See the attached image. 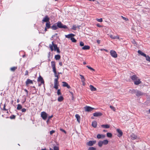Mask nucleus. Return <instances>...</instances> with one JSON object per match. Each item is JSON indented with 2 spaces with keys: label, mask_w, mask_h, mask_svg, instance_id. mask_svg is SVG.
<instances>
[{
  "label": "nucleus",
  "mask_w": 150,
  "mask_h": 150,
  "mask_svg": "<svg viewBox=\"0 0 150 150\" xmlns=\"http://www.w3.org/2000/svg\"><path fill=\"white\" fill-rule=\"evenodd\" d=\"M57 25L58 28H59L67 29V27L65 25H63L61 22L59 21L56 23Z\"/></svg>",
  "instance_id": "f257e3e1"
},
{
  "label": "nucleus",
  "mask_w": 150,
  "mask_h": 150,
  "mask_svg": "<svg viewBox=\"0 0 150 150\" xmlns=\"http://www.w3.org/2000/svg\"><path fill=\"white\" fill-rule=\"evenodd\" d=\"M52 45L50 44L49 45L50 47L51 50V51H53L54 50L53 47H54V51H56V49H57L58 47H57V45L55 44L54 43L53 41L52 42Z\"/></svg>",
  "instance_id": "f03ea898"
},
{
  "label": "nucleus",
  "mask_w": 150,
  "mask_h": 150,
  "mask_svg": "<svg viewBox=\"0 0 150 150\" xmlns=\"http://www.w3.org/2000/svg\"><path fill=\"white\" fill-rule=\"evenodd\" d=\"M41 117L44 120H46L48 116L47 114L45 112H41Z\"/></svg>",
  "instance_id": "7ed1b4c3"
},
{
  "label": "nucleus",
  "mask_w": 150,
  "mask_h": 150,
  "mask_svg": "<svg viewBox=\"0 0 150 150\" xmlns=\"http://www.w3.org/2000/svg\"><path fill=\"white\" fill-rule=\"evenodd\" d=\"M110 54L114 58H116L117 57V55L116 52L113 50H111L110 51Z\"/></svg>",
  "instance_id": "20e7f679"
},
{
  "label": "nucleus",
  "mask_w": 150,
  "mask_h": 150,
  "mask_svg": "<svg viewBox=\"0 0 150 150\" xmlns=\"http://www.w3.org/2000/svg\"><path fill=\"white\" fill-rule=\"evenodd\" d=\"M51 66L53 69V71L54 72L56 71V69L55 67V63L54 61L51 62Z\"/></svg>",
  "instance_id": "39448f33"
},
{
  "label": "nucleus",
  "mask_w": 150,
  "mask_h": 150,
  "mask_svg": "<svg viewBox=\"0 0 150 150\" xmlns=\"http://www.w3.org/2000/svg\"><path fill=\"white\" fill-rule=\"evenodd\" d=\"M84 108L85 110L87 112H90L94 109V108L89 106H86Z\"/></svg>",
  "instance_id": "423d86ee"
},
{
  "label": "nucleus",
  "mask_w": 150,
  "mask_h": 150,
  "mask_svg": "<svg viewBox=\"0 0 150 150\" xmlns=\"http://www.w3.org/2000/svg\"><path fill=\"white\" fill-rule=\"evenodd\" d=\"M145 94V93L137 90L136 92V95L137 96L139 97L140 96H143Z\"/></svg>",
  "instance_id": "0eeeda50"
},
{
  "label": "nucleus",
  "mask_w": 150,
  "mask_h": 150,
  "mask_svg": "<svg viewBox=\"0 0 150 150\" xmlns=\"http://www.w3.org/2000/svg\"><path fill=\"white\" fill-rule=\"evenodd\" d=\"M57 79H54V88L56 89L58 88V82Z\"/></svg>",
  "instance_id": "6e6552de"
},
{
  "label": "nucleus",
  "mask_w": 150,
  "mask_h": 150,
  "mask_svg": "<svg viewBox=\"0 0 150 150\" xmlns=\"http://www.w3.org/2000/svg\"><path fill=\"white\" fill-rule=\"evenodd\" d=\"M110 36L111 38L113 39H117L119 40H121L122 39V38H119L118 35H117L116 36H114L112 35H110Z\"/></svg>",
  "instance_id": "1a4fd4ad"
},
{
  "label": "nucleus",
  "mask_w": 150,
  "mask_h": 150,
  "mask_svg": "<svg viewBox=\"0 0 150 150\" xmlns=\"http://www.w3.org/2000/svg\"><path fill=\"white\" fill-rule=\"evenodd\" d=\"M117 131L118 133L117 135L118 137H120L122 135L123 132L121 129H117Z\"/></svg>",
  "instance_id": "9d476101"
},
{
  "label": "nucleus",
  "mask_w": 150,
  "mask_h": 150,
  "mask_svg": "<svg viewBox=\"0 0 150 150\" xmlns=\"http://www.w3.org/2000/svg\"><path fill=\"white\" fill-rule=\"evenodd\" d=\"M50 18L48 17L47 15L44 18H43L42 20V21L44 22H46V23L50 22Z\"/></svg>",
  "instance_id": "9b49d317"
},
{
  "label": "nucleus",
  "mask_w": 150,
  "mask_h": 150,
  "mask_svg": "<svg viewBox=\"0 0 150 150\" xmlns=\"http://www.w3.org/2000/svg\"><path fill=\"white\" fill-rule=\"evenodd\" d=\"M105 136L104 134H98L97 135V138L98 139H103L105 138Z\"/></svg>",
  "instance_id": "f8f14e48"
},
{
  "label": "nucleus",
  "mask_w": 150,
  "mask_h": 150,
  "mask_svg": "<svg viewBox=\"0 0 150 150\" xmlns=\"http://www.w3.org/2000/svg\"><path fill=\"white\" fill-rule=\"evenodd\" d=\"M96 143V141H90L88 142L87 145L89 146H92Z\"/></svg>",
  "instance_id": "ddd939ff"
},
{
  "label": "nucleus",
  "mask_w": 150,
  "mask_h": 150,
  "mask_svg": "<svg viewBox=\"0 0 150 150\" xmlns=\"http://www.w3.org/2000/svg\"><path fill=\"white\" fill-rule=\"evenodd\" d=\"M38 81L40 82L42 84H44V81L43 78L40 76L38 77Z\"/></svg>",
  "instance_id": "4468645a"
},
{
  "label": "nucleus",
  "mask_w": 150,
  "mask_h": 150,
  "mask_svg": "<svg viewBox=\"0 0 150 150\" xmlns=\"http://www.w3.org/2000/svg\"><path fill=\"white\" fill-rule=\"evenodd\" d=\"M62 83H63L62 86L63 87H66L68 89L70 88V86L66 82L63 81Z\"/></svg>",
  "instance_id": "2eb2a0df"
},
{
  "label": "nucleus",
  "mask_w": 150,
  "mask_h": 150,
  "mask_svg": "<svg viewBox=\"0 0 150 150\" xmlns=\"http://www.w3.org/2000/svg\"><path fill=\"white\" fill-rule=\"evenodd\" d=\"M33 83L32 81L29 79H28L25 82V84L27 86L30 84H33Z\"/></svg>",
  "instance_id": "dca6fc26"
},
{
  "label": "nucleus",
  "mask_w": 150,
  "mask_h": 150,
  "mask_svg": "<svg viewBox=\"0 0 150 150\" xmlns=\"http://www.w3.org/2000/svg\"><path fill=\"white\" fill-rule=\"evenodd\" d=\"M102 114L100 112H97L93 113V115L95 117H98L102 115Z\"/></svg>",
  "instance_id": "f3484780"
},
{
  "label": "nucleus",
  "mask_w": 150,
  "mask_h": 150,
  "mask_svg": "<svg viewBox=\"0 0 150 150\" xmlns=\"http://www.w3.org/2000/svg\"><path fill=\"white\" fill-rule=\"evenodd\" d=\"M75 35L74 34L71 33L67 35H65V37L66 38H71L73 37Z\"/></svg>",
  "instance_id": "a211bd4d"
},
{
  "label": "nucleus",
  "mask_w": 150,
  "mask_h": 150,
  "mask_svg": "<svg viewBox=\"0 0 150 150\" xmlns=\"http://www.w3.org/2000/svg\"><path fill=\"white\" fill-rule=\"evenodd\" d=\"M134 83L135 85H138L141 83V81L139 79H138L137 80L134 81Z\"/></svg>",
  "instance_id": "6ab92c4d"
},
{
  "label": "nucleus",
  "mask_w": 150,
  "mask_h": 150,
  "mask_svg": "<svg viewBox=\"0 0 150 150\" xmlns=\"http://www.w3.org/2000/svg\"><path fill=\"white\" fill-rule=\"evenodd\" d=\"M131 139L132 140H134L137 138V136L134 134L132 133L130 135Z\"/></svg>",
  "instance_id": "aec40b11"
},
{
  "label": "nucleus",
  "mask_w": 150,
  "mask_h": 150,
  "mask_svg": "<svg viewBox=\"0 0 150 150\" xmlns=\"http://www.w3.org/2000/svg\"><path fill=\"white\" fill-rule=\"evenodd\" d=\"M130 78L132 80L134 81L138 79V77L136 75H133L131 76Z\"/></svg>",
  "instance_id": "412c9836"
},
{
  "label": "nucleus",
  "mask_w": 150,
  "mask_h": 150,
  "mask_svg": "<svg viewBox=\"0 0 150 150\" xmlns=\"http://www.w3.org/2000/svg\"><path fill=\"white\" fill-rule=\"evenodd\" d=\"M90 89L92 91H96V88L94 87L92 85H90L89 86Z\"/></svg>",
  "instance_id": "4be33fe9"
},
{
  "label": "nucleus",
  "mask_w": 150,
  "mask_h": 150,
  "mask_svg": "<svg viewBox=\"0 0 150 150\" xmlns=\"http://www.w3.org/2000/svg\"><path fill=\"white\" fill-rule=\"evenodd\" d=\"M58 27L57 25H56L55 24L53 25L51 27V28L53 30H56L58 28Z\"/></svg>",
  "instance_id": "5701e85b"
},
{
  "label": "nucleus",
  "mask_w": 150,
  "mask_h": 150,
  "mask_svg": "<svg viewBox=\"0 0 150 150\" xmlns=\"http://www.w3.org/2000/svg\"><path fill=\"white\" fill-rule=\"evenodd\" d=\"M97 122L96 121H93L92 122V126L94 128L96 127L97 126Z\"/></svg>",
  "instance_id": "b1692460"
},
{
  "label": "nucleus",
  "mask_w": 150,
  "mask_h": 150,
  "mask_svg": "<svg viewBox=\"0 0 150 150\" xmlns=\"http://www.w3.org/2000/svg\"><path fill=\"white\" fill-rule=\"evenodd\" d=\"M90 48V47L88 45H85L82 48L83 50H89Z\"/></svg>",
  "instance_id": "393cba45"
},
{
  "label": "nucleus",
  "mask_w": 150,
  "mask_h": 150,
  "mask_svg": "<svg viewBox=\"0 0 150 150\" xmlns=\"http://www.w3.org/2000/svg\"><path fill=\"white\" fill-rule=\"evenodd\" d=\"M46 27L47 28V29H49L50 28H51V27L50 26V22H48L46 23Z\"/></svg>",
  "instance_id": "a878e982"
},
{
  "label": "nucleus",
  "mask_w": 150,
  "mask_h": 150,
  "mask_svg": "<svg viewBox=\"0 0 150 150\" xmlns=\"http://www.w3.org/2000/svg\"><path fill=\"white\" fill-rule=\"evenodd\" d=\"M138 52L139 54H141V55L144 56V57L146 56V54H145L142 51H141L140 50H139L138 51Z\"/></svg>",
  "instance_id": "bb28decb"
},
{
  "label": "nucleus",
  "mask_w": 150,
  "mask_h": 150,
  "mask_svg": "<svg viewBox=\"0 0 150 150\" xmlns=\"http://www.w3.org/2000/svg\"><path fill=\"white\" fill-rule=\"evenodd\" d=\"M101 126L102 127L106 129L109 128L110 127V125L108 124L102 125Z\"/></svg>",
  "instance_id": "cd10ccee"
},
{
  "label": "nucleus",
  "mask_w": 150,
  "mask_h": 150,
  "mask_svg": "<svg viewBox=\"0 0 150 150\" xmlns=\"http://www.w3.org/2000/svg\"><path fill=\"white\" fill-rule=\"evenodd\" d=\"M75 117L77 119V120L78 122H80V117L78 114H76L75 115Z\"/></svg>",
  "instance_id": "c85d7f7f"
},
{
  "label": "nucleus",
  "mask_w": 150,
  "mask_h": 150,
  "mask_svg": "<svg viewBox=\"0 0 150 150\" xmlns=\"http://www.w3.org/2000/svg\"><path fill=\"white\" fill-rule=\"evenodd\" d=\"M137 89H132V90H130L129 93L132 94H136L137 91Z\"/></svg>",
  "instance_id": "c756f323"
},
{
  "label": "nucleus",
  "mask_w": 150,
  "mask_h": 150,
  "mask_svg": "<svg viewBox=\"0 0 150 150\" xmlns=\"http://www.w3.org/2000/svg\"><path fill=\"white\" fill-rule=\"evenodd\" d=\"M64 99V98L62 96H60L58 98V101L59 102H62Z\"/></svg>",
  "instance_id": "7c9ffc66"
},
{
  "label": "nucleus",
  "mask_w": 150,
  "mask_h": 150,
  "mask_svg": "<svg viewBox=\"0 0 150 150\" xmlns=\"http://www.w3.org/2000/svg\"><path fill=\"white\" fill-rule=\"evenodd\" d=\"M103 144L104 145H107L108 143V141L107 140H104L102 141Z\"/></svg>",
  "instance_id": "2f4dec72"
},
{
  "label": "nucleus",
  "mask_w": 150,
  "mask_h": 150,
  "mask_svg": "<svg viewBox=\"0 0 150 150\" xmlns=\"http://www.w3.org/2000/svg\"><path fill=\"white\" fill-rule=\"evenodd\" d=\"M61 58L60 56L59 55H56L55 56V59L56 60H59Z\"/></svg>",
  "instance_id": "473e14b6"
},
{
  "label": "nucleus",
  "mask_w": 150,
  "mask_h": 150,
  "mask_svg": "<svg viewBox=\"0 0 150 150\" xmlns=\"http://www.w3.org/2000/svg\"><path fill=\"white\" fill-rule=\"evenodd\" d=\"M22 108V105L20 104H18L17 105V110H21Z\"/></svg>",
  "instance_id": "72a5a7b5"
},
{
  "label": "nucleus",
  "mask_w": 150,
  "mask_h": 150,
  "mask_svg": "<svg viewBox=\"0 0 150 150\" xmlns=\"http://www.w3.org/2000/svg\"><path fill=\"white\" fill-rule=\"evenodd\" d=\"M146 57V60L148 61H149L150 62V57H149V55H146V56L145 57Z\"/></svg>",
  "instance_id": "f704fd0d"
},
{
  "label": "nucleus",
  "mask_w": 150,
  "mask_h": 150,
  "mask_svg": "<svg viewBox=\"0 0 150 150\" xmlns=\"http://www.w3.org/2000/svg\"><path fill=\"white\" fill-rule=\"evenodd\" d=\"M103 144L102 141H100L98 142V145L99 147H101L102 146Z\"/></svg>",
  "instance_id": "c9c22d12"
},
{
  "label": "nucleus",
  "mask_w": 150,
  "mask_h": 150,
  "mask_svg": "<svg viewBox=\"0 0 150 150\" xmlns=\"http://www.w3.org/2000/svg\"><path fill=\"white\" fill-rule=\"evenodd\" d=\"M17 68V67H11L10 69V70L11 71H14Z\"/></svg>",
  "instance_id": "e433bc0d"
},
{
  "label": "nucleus",
  "mask_w": 150,
  "mask_h": 150,
  "mask_svg": "<svg viewBox=\"0 0 150 150\" xmlns=\"http://www.w3.org/2000/svg\"><path fill=\"white\" fill-rule=\"evenodd\" d=\"M107 136L108 137H112V134L108 132L107 134Z\"/></svg>",
  "instance_id": "4c0bfd02"
},
{
  "label": "nucleus",
  "mask_w": 150,
  "mask_h": 150,
  "mask_svg": "<svg viewBox=\"0 0 150 150\" xmlns=\"http://www.w3.org/2000/svg\"><path fill=\"white\" fill-rule=\"evenodd\" d=\"M54 75L55 77H57L56 78H55V79H57V80H58V79H59L58 75H57V71H56L55 72H54Z\"/></svg>",
  "instance_id": "58836bf2"
},
{
  "label": "nucleus",
  "mask_w": 150,
  "mask_h": 150,
  "mask_svg": "<svg viewBox=\"0 0 150 150\" xmlns=\"http://www.w3.org/2000/svg\"><path fill=\"white\" fill-rule=\"evenodd\" d=\"M71 40L72 42H76V40L74 38L72 37L71 38Z\"/></svg>",
  "instance_id": "ea45409f"
},
{
  "label": "nucleus",
  "mask_w": 150,
  "mask_h": 150,
  "mask_svg": "<svg viewBox=\"0 0 150 150\" xmlns=\"http://www.w3.org/2000/svg\"><path fill=\"white\" fill-rule=\"evenodd\" d=\"M96 149L95 148L93 147H90L88 149V150H96Z\"/></svg>",
  "instance_id": "a19ab883"
},
{
  "label": "nucleus",
  "mask_w": 150,
  "mask_h": 150,
  "mask_svg": "<svg viewBox=\"0 0 150 150\" xmlns=\"http://www.w3.org/2000/svg\"><path fill=\"white\" fill-rule=\"evenodd\" d=\"M16 117V116L14 115H12L10 117V118L11 119H15Z\"/></svg>",
  "instance_id": "79ce46f5"
},
{
  "label": "nucleus",
  "mask_w": 150,
  "mask_h": 150,
  "mask_svg": "<svg viewBox=\"0 0 150 150\" xmlns=\"http://www.w3.org/2000/svg\"><path fill=\"white\" fill-rule=\"evenodd\" d=\"M86 67H87L88 69H90L91 70H92L93 71H95L94 69L92 68L90 66H87Z\"/></svg>",
  "instance_id": "37998d69"
},
{
  "label": "nucleus",
  "mask_w": 150,
  "mask_h": 150,
  "mask_svg": "<svg viewBox=\"0 0 150 150\" xmlns=\"http://www.w3.org/2000/svg\"><path fill=\"white\" fill-rule=\"evenodd\" d=\"M57 93V95L58 96L61 95V93L60 92V89L58 90Z\"/></svg>",
  "instance_id": "c03bdc74"
},
{
  "label": "nucleus",
  "mask_w": 150,
  "mask_h": 150,
  "mask_svg": "<svg viewBox=\"0 0 150 150\" xmlns=\"http://www.w3.org/2000/svg\"><path fill=\"white\" fill-rule=\"evenodd\" d=\"M76 27L75 25H73L72 28H71L72 29L75 30L76 29Z\"/></svg>",
  "instance_id": "a18cd8bd"
},
{
  "label": "nucleus",
  "mask_w": 150,
  "mask_h": 150,
  "mask_svg": "<svg viewBox=\"0 0 150 150\" xmlns=\"http://www.w3.org/2000/svg\"><path fill=\"white\" fill-rule=\"evenodd\" d=\"M96 20L98 21L99 22H102V21H103L102 18H99V19L97 18L96 19Z\"/></svg>",
  "instance_id": "49530a36"
},
{
  "label": "nucleus",
  "mask_w": 150,
  "mask_h": 150,
  "mask_svg": "<svg viewBox=\"0 0 150 150\" xmlns=\"http://www.w3.org/2000/svg\"><path fill=\"white\" fill-rule=\"evenodd\" d=\"M110 108L112 110H113L114 111H115V109L114 107L111 105L110 106Z\"/></svg>",
  "instance_id": "de8ad7c7"
},
{
  "label": "nucleus",
  "mask_w": 150,
  "mask_h": 150,
  "mask_svg": "<svg viewBox=\"0 0 150 150\" xmlns=\"http://www.w3.org/2000/svg\"><path fill=\"white\" fill-rule=\"evenodd\" d=\"M54 150H59V148L58 146H55L54 147Z\"/></svg>",
  "instance_id": "09e8293b"
},
{
  "label": "nucleus",
  "mask_w": 150,
  "mask_h": 150,
  "mask_svg": "<svg viewBox=\"0 0 150 150\" xmlns=\"http://www.w3.org/2000/svg\"><path fill=\"white\" fill-rule=\"evenodd\" d=\"M55 132V131L54 130H52L50 131V134L51 135H52V134L54 133Z\"/></svg>",
  "instance_id": "8fccbe9b"
},
{
  "label": "nucleus",
  "mask_w": 150,
  "mask_h": 150,
  "mask_svg": "<svg viewBox=\"0 0 150 150\" xmlns=\"http://www.w3.org/2000/svg\"><path fill=\"white\" fill-rule=\"evenodd\" d=\"M85 79L81 80V81L82 82V84L83 86H85Z\"/></svg>",
  "instance_id": "3c124183"
},
{
  "label": "nucleus",
  "mask_w": 150,
  "mask_h": 150,
  "mask_svg": "<svg viewBox=\"0 0 150 150\" xmlns=\"http://www.w3.org/2000/svg\"><path fill=\"white\" fill-rule=\"evenodd\" d=\"M84 44L82 42H80V45L81 46H84Z\"/></svg>",
  "instance_id": "603ef678"
},
{
  "label": "nucleus",
  "mask_w": 150,
  "mask_h": 150,
  "mask_svg": "<svg viewBox=\"0 0 150 150\" xmlns=\"http://www.w3.org/2000/svg\"><path fill=\"white\" fill-rule=\"evenodd\" d=\"M80 76H81V80L85 79L83 76L81 74L80 75Z\"/></svg>",
  "instance_id": "864d4df0"
},
{
  "label": "nucleus",
  "mask_w": 150,
  "mask_h": 150,
  "mask_svg": "<svg viewBox=\"0 0 150 150\" xmlns=\"http://www.w3.org/2000/svg\"><path fill=\"white\" fill-rule=\"evenodd\" d=\"M26 109H25V108H23L22 109L21 111H22V112H24L26 111Z\"/></svg>",
  "instance_id": "5fc2aeb1"
},
{
  "label": "nucleus",
  "mask_w": 150,
  "mask_h": 150,
  "mask_svg": "<svg viewBox=\"0 0 150 150\" xmlns=\"http://www.w3.org/2000/svg\"><path fill=\"white\" fill-rule=\"evenodd\" d=\"M60 130L61 131L64 132L65 134L66 133V131L65 130H64V129H62L60 128Z\"/></svg>",
  "instance_id": "6e6d98bb"
},
{
  "label": "nucleus",
  "mask_w": 150,
  "mask_h": 150,
  "mask_svg": "<svg viewBox=\"0 0 150 150\" xmlns=\"http://www.w3.org/2000/svg\"><path fill=\"white\" fill-rule=\"evenodd\" d=\"M100 50L101 51H105L106 52H108V50L106 49H100Z\"/></svg>",
  "instance_id": "4d7b16f0"
},
{
  "label": "nucleus",
  "mask_w": 150,
  "mask_h": 150,
  "mask_svg": "<svg viewBox=\"0 0 150 150\" xmlns=\"http://www.w3.org/2000/svg\"><path fill=\"white\" fill-rule=\"evenodd\" d=\"M121 17L124 20H125V21H127L128 20V19L127 18H126L125 17H124L123 16H121Z\"/></svg>",
  "instance_id": "13d9d810"
},
{
  "label": "nucleus",
  "mask_w": 150,
  "mask_h": 150,
  "mask_svg": "<svg viewBox=\"0 0 150 150\" xmlns=\"http://www.w3.org/2000/svg\"><path fill=\"white\" fill-rule=\"evenodd\" d=\"M24 90L26 92V96H28V90L26 89H25Z\"/></svg>",
  "instance_id": "bf43d9fd"
},
{
  "label": "nucleus",
  "mask_w": 150,
  "mask_h": 150,
  "mask_svg": "<svg viewBox=\"0 0 150 150\" xmlns=\"http://www.w3.org/2000/svg\"><path fill=\"white\" fill-rule=\"evenodd\" d=\"M56 50L57 51V53H59L60 52L59 49V48H57V49H56Z\"/></svg>",
  "instance_id": "052dcab7"
},
{
  "label": "nucleus",
  "mask_w": 150,
  "mask_h": 150,
  "mask_svg": "<svg viewBox=\"0 0 150 150\" xmlns=\"http://www.w3.org/2000/svg\"><path fill=\"white\" fill-rule=\"evenodd\" d=\"M28 70H26L25 71V76L27 75H28Z\"/></svg>",
  "instance_id": "680f3d73"
},
{
  "label": "nucleus",
  "mask_w": 150,
  "mask_h": 150,
  "mask_svg": "<svg viewBox=\"0 0 150 150\" xmlns=\"http://www.w3.org/2000/svg\"><path fill=\"white\" fill-rule=\"evenodd\" d=\"M32 88H33L34 89V93H36V91L35 89V88L34 86H33L32 87Z\"/></svg>",
  "instance_id": "e2e57ef3"
},
{
  "label": "nucleus",
  "mask_w": 150,
  "mask_h": 150,
  "mask_svg": "<svg viewBox=\"0 0 150 150\" xmlns=\"http://www.w3.org/2000/svg\"><path fill=\"white\" fill-rule=\"evenodd\" d=\"M53 115H52L51 116H49L48 117V119H49L50 120L51 118H52L53 117Z\"/></svg>",
  "instance_id": "0e129e2a"
},
{
  "label": "nucleus",
  "mask_w": 150,
  "mask_h": 150,
  "mask_svg": "<svg viewBox=\"0 0 150 150\" xmlns=\"http://www.w3.org/2000/svg\"><path fill=\"white\" fill-rule=\"evenodd\" d=\"M5 106H6L5 104H4V107H3V110H7L5 108Z\"/></svg>",
  "instance_id": "69168bd1"
},
{
  "label": "nucleus",
  "mask_w": 150,
  "mask_h": 150,
  "mask_svg": "<svg viewBox=\"0 0 150 150\" xmlns=\"http://www.w3.org/2000/svg\"><path fill=\"white\" fill-rule=\"evenodd\" d=\"M97 42L98 44H99L100 43V40H97Z\"/></svg>",
  "instance_id": "338daca9"
},
{
  "label": "nucleus",
  "mask_w": 150,
  "mask_h": 150,
  "mask_svg": "<svg viewBox=\"0 0 150 150\" xmlns=\"http://www.w3.org/2000/svg\"><path fill=\"white\" fill-rule=\"evenodd\" d=\"M59 64L60 66H62V62H60L59 63Z\"/></svg>",
  "instance_id": "774afa93"
}]
</instances>
